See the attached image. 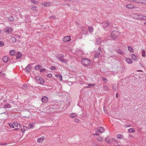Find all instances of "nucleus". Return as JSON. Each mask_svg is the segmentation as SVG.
I'll return each instance as SVG.
<instances>
[{"label": "nucleus", "mask_w": 146, "mask_h": 146, "mask_svg": "<svg viewBox=\"0 0 146 146\" xmlns=\"http://www.w3.org/2000/svg\"><path fill=\"white\" fill-rule=\"evenodd\" d=\"M115 97L116 98H117L118 97V94L117 93L116 94Z\"/></svg>", "instance_id": "13d9d810"}, {"label": "nucleus", "mask_w": 146, "mask_h": 146, "mask_svg": "<svg viewBox=\"0 0 146 146\" xmlns=\"http://www.w3.org/2000/svg\"><path fill=\"white\" fill-rule=\"evenodd\" d=\"M92 146H96V144L95 143H92Z\"/></svg>", "instance_id": "4d7b16f0"}, {"label": "nucleus", "mask_w": 146, "mask_h": 146, "mask_svg": "<svg viewBox=\"0 0 146 146\" xmlns=\"http://www.w3.org/2000/svg\"><path fill=\"white\" fill-rule=\"evenodd\" d=\"M8 20V21H13L14 19V18L12 16H10L9 17L7 18Z\"/></svg>", "instance_id": "4be33fe9"}, {"label": "nucleus", "mask_w": 146, "mask_h": 146, "mask_svg": "<svg viewBox=\"0 0 146 146\" xmlns=\"http://www.w3.org/2000/svg\"><path fill=\"white\" fill-rule=\"evenodd\" d=\"M18 129H19V128H15V129H14V130H18Z\"/></svg>", "instance_id": "338daca9"}, {"label": "nucleus", "mask_w": 146, "mask_h": 146, "mask_svg": "<svg viewBox=\"0 0 146 146\" xmlns=\"http://www.w3.org/2000/svg\"><path fill=\"white\" fill-rule=\"evenodd\" d=\"M126 7L128 9H133L134 8V6L131 4L127 5L126 6Z\"/></svg>", "instance_id": "6ab92c4d"}, {"label": "nucleus", "mask_w": 146, "mask_h": 146, "mask_svg": "<svg viewBox=\"0 0 146 146\" xmlns=\"http://www.w3.org/2000/svg\"><path fill=\"white\" fill-rule=\"evenodd\" d=\"M15 53V51L14 50H12L10 52V54L11 56L14 55Z\"/></svg>", "instance_id": "b1692460"}, {"label": "nucleus", "mask_w": 146, "mask_h": 146, "mask_svg": "<svg viewBox=\"0 0 146 146\" xmlns=\"http://www.w3.org/2000/svg\"><path fill=\"white\" fill-rule=\"evenodd\" d=\"M142 51V56L145 57V51L144 50H143Z\"/></svg>", "instance_id": "f704fd0d"}, {"label": "nucleus", "mask_w": 146, "mask_h": 146, "mask_svg": "<svg viewBox=\"0 0 146 146\" xmlns=\"http://www.w3.org/2000/svg\"><path fill=\"white\" fill-rule=\"evenodd\" d=\"M82 63L84 66H88L90 64L91 61L88 58H84L82 60Z\"/></svg>", "instance_id": "f03ea898"}, {"label": "nucleus", "mask_w": 146, "mask_h": 146, "mask_svg": "<svg viewBox=\"0 0 146 146\" xmlns=\"http://www.w3.org/2000/svg\"><path fill=\"white\" fill-rule=\"evenodd\" d=\"M4 31L7 33L11 34L13 33V29L12 28L10 27H7L4 29Z\"/></svg>", "instance_id": "39448f33"}, {"label": "nucleus", "mask_w": 146, "mask_h": 146, "mask_svg": "<svg viewBox=\"0 0 146 146\" xmlns=\"http://www.w3.org/2000/svg\"><path fill=\"white\" fill-rule=\"evenodd\" d=\"M0 145H4V143H1L0 144Z\"/></svg>", "instance_id": "774afa93"}, {"label": "nucleus", "mask_w": 146, "mask_h": 146, "mask_svg": "<svg viewBox=\"0 0 146 146\" xmlns=\"http://www.w3.org/2000/svg\"><path fill=\"white\" fill-rule=\"evenodd\" d=\"M27 85L26 84H24L23 85V88L24 89H26L27 88Z\"/></svg>", "instance_id": "09e8293b"}, {"label": "nucleus", "mask_w": 146, "mask_h": 146, "mask_svg": "<svg viewBox=\"0 0 146 146\" xmlns=\"http://www.w3.org/2000/svg\"><path fill=\"white\" fill-rule=\"evenodd\" d=\"M142 20H146V16L143 15Z\"/></svg>", "instance_id": "de8ad7c7"}, {"label": "nucleus", "mask_w": 146, "mask_h": 146, "mask_svg": "<svg viewBox=\"0 0 146 146\" xmlns=\"http://www.w3.org/2000/svg\"><path fill=\"white\" fill-rule=\"evenodd\" d=\"M31 66V64H29L27 66L25 69L26 72L29 73L30 71Z\"/></svg>", "instance_id": "f8f14e48"}, {"label": "nucleus", "mask_w": 146, "mask_h": 146, "mask_svg": "<svg viewBox=\"0 0 146 146\" xmlns=\"http://www.w3.org/2000/svg\"><path fill=\"white\" fill-rule=\"evenodd\" d=\"M0 74H1V75L2 76L4 77L5 76V74L4 73H2L1 72H0Z\"/></svg>", "instance_id": "49530a36"}, {"label": "nucleus", "mask_w": 146, "mask_h": 146, "mask_svg": "<svg viewBox=\"0 0 146 146\" xmlns=\"http://www.w3.org/2000/svg\"><path fill=\"white\" fill-rule=\"evenodd\" d=\"M4 44V42L3 41H0V46H2Z\"/></svg>", "instance_id": "4c0bfd02"}, {"label": "nucleus", "mask_w": 146, "mask_h": 146, "mask_svg": "<svg viewBox=\"0 0 146 146\" xmlns=\"http://www.w3.org/2000/svg\"><path fill=\"white\" fill-rule=\"evenodd\" d=\"M42 102V103H47L48 100V98L46 96H43L41 99Z\"/></svg>", "instance_id": "0eeeda50"}, {"label": "nucleus", "mask_w": 146, "mask_h": 146, "mask_svg": "<svg viewBox=\"0 0 146 146\" xmlns=\"http://www.w3.org/2000/svg\"><path fill=\"white\" fill-rule=\"evenodd\" d=\"M34 126V125L33 124H30L28 126L30 128H33V127Z\"/></svg>", "instance_id": "72a5a7b5"}, {"label": "nucleus", "mask_w": 146, "mask_h": 146, "mask_svg": "<svg viewBox=\"0 0 146 146\" xmlns=\"http://www.w3.org/2000/svg\"><path fill=\"white\" fill-rule=\"evenodd\" d=\"M109 23L108 22H104L102 23L103 28L106 31H108V29L106 28L107 27V26L109 25Z\"/></svg>", "instance_id": "1a4fd4ad"}, {"label": "nucleus", "mask_w": 146, "mask_h": 146, "mask_svg": "<svg viewBox=\"0 0 146 146\" xmlns=\"http://www.w3.org/2000/svg\"><path fill=\"white\" fill-rule=\"evenodd\" d=\"M128 50L131 52H132L133 51V48L131 46H129L128 47Z\"/></svg>", "instance_id": "7c9ffc66"}, {"label": "nucleus", "mask_w": 146, "mask_h": 146, "mask_svg": "<svg viewBox=\"0 0 146 146\" xmlns=\"http://www.w3.org/2000/svg\"><path fill=\"white\" fill-rule=\"evenodd\" d=\"M104 128L102 127H99L97 128L96 130L100 133H102L104 131Z\"/></svg>", "instance_id": "9b49d317"}, {"label": "nucleus", "mask_w": 146, "mask_h": 146, "mask_svg": "<svg viewBox=\"0 0 146 146\" xmlns=\"http://www.w3.org/2000/svg\"><path fill=\"white\" fill-rule=\"evenodd\" d=\"M23 128H25V129H26L27 128V127L25 126H23Z\"/></svg>", "instance_id": "0e129e2a"}, {"label": "nucleus", "mask_w": 146, "mask_h": 146, "mask_svg": "<svg viewBox=\"0 0 146 146\" xmlns=\"http://www.w3.org/2000/svg\"><path fill=\"white\" fill-rule=\"evenodd\" d=\"M77 116V114L76 113H72L70 115V117H74Z\"/></svg>", "instance_id": "393cba45"}, {"label": "nucleus", "mask_w": 146, "mask_h": 146, "mask_svg": "<svg viewBox=\"0 0 146 146\" xmlns=\"http://www.w3.org/2000/svg\"><path fill=\"white\" fill-rule=\"evenodd\" d=\"M94 135H99V134L98 133H96L95 134H94Z\"/></svg>", "instance_id": "052dcab7"}, {"label": "nucleus", "mask_w": 146, "mask_h": 146, "mask_svg": "<svg viewBox=\"0 0 146 146\" xmlns=\"http://www.w3.org/2000/svg\"><path fill=\"white\" fill-rule=\"evenodd\" d=\"M22 55V53L20 52H17L15 54L16 58L17 59H19L21 57Z\"/></svg>", "instance_id": "9d476101"}, {"label": "nucleus", "mask_w": 146, "mask_h": 146, "mask_svg": "<svg viewBox=\"0 0 146 146\" xmlns=\"http://www.w3.org/2000/svg\"><path fill=\"white\" fill-rule=\"evenodd\" d=\"M133 1L136 3H139V0H133Z\"/></svg>", "instance_id": "603ef678"}, {"label": "nucleus", "mask_w": 146, "mask_h": 146, "mask_svg": "<svg viewBox=\"0 0 146 146\" xmlns=\"http://www.w3.org/2000/svg\"><path fill=\"white\" fill-rule=\"evenodd\" d=\"M131 58L135 61H137L138 60V58L134 54H133L131 55Z\"/></svg>", "instance_id": "dca6fc26"}, {"label": "nucleus", "mask_w": 146, "mask_h": 146, "mask_svg": "<svg viewBox=\"0 0 146 146\" xmlns=\"http://www.w3.org/2000/svg\"><path fill=\"white\" fill-rule=\"evenodd\" d=\"M7 102V101L6 100H4L3 101V102L4 103H6Z\"/></svg>", "instance_id": "680f3d73"}, {"label": "nucleus", "mask_w": 146, "mask_h": 146, "mask_svg": "<svg viewBox=\"0 0 146 146\" xmlns=\"http://www.w3.org/2000/svg\"><path fill=\"white\" fill-rule=\"evenodd\" d=\"M56 77H59L60 78V80L61 81L62 79V76L60 74H56L55 75Z\"/></svg>", "instance_id": "c85d7f7f"}, {"label": "nucleus", "mask_w": 146, "mask_h": 146, "mask_svg": "<svg viewBox=\"0 0 146 146\" xmlns=\"http://www.w3.org/2000/svg\"><path fill=\"white\" fill-rule=\"evenodd\" d=\"M79 120L77 118H76L74 119V121L75 122L78 123L79 121Z\"/></svg>", "instance_id": "37998d69"}, {"label": "nucleus", "mask_w": 146, "mask_h": 146, "mask_svg": "<svg viewBox=\"0 0 146 146\" xmlns=\"http://www.w3.org/2000/svg\"><path fill=\"white\" fill-rule=\"evenodd\" d=\"M101 43V40L100 39L98 40L96 42V44H99Z\"/></svg>", "instance_id": "79ce46f5"}, {"label": "nucleus", "mask_w": 146, "mask_h": 146, "mask_svg": "<svg viewBox=\"0 0 146 146\" xmlns=\"http://www.w3.org/2000/svg\"><path fill=\"white\" fill-rule=\"evenodd\" d=\"M117 52L120 54H123L124 53L123 52L120 50H117Z\"/></svg>", "instance_id": "c756f323"}, {"label": "nucleus", "mask_w": 146, "mask_h": 146, "mask_svg": "<svg viewBox=\"0 0 146 146\" xmlns=\"http://www.w3.org/2000/svg\"><path fill=\"white\" fill-rule=\"evenodd\" d=\"M117 137L118 139H121L123 137V135L121 134H118L117 135Z\"/></svg>", "instance_id": "2f4dec72"}, {"label": "nucleus", "mask_w": 146, "mask_h": 146, "mask_svg": "<svg viewBox=\"0 0 146 146\" xmlns=\"http://www.w3.org/2000/svg\"><path fill=\"white\" fill-rule=\"evenodd\" d=\"M135 129L133 128H131L128 129V131L129 133H131L135 131Z\"/></svg>", "instance_id": "cd10ccee"}, {"label": "nucleus", "mask_w": 146, "mask_h": 146, "mask_svg": "<svg viewBox=\"0 0 146 146\" xmlns=\"http://www.w3.org/2000/svg\"><path fill=\"white\" fill-rule=\"evenodd\" d=\"M21 130L23 132H24L25 131L26 129H25V128H21Z\"/></svg>", "instance_id": "3c124183"}, {"label": "nucleus", "mask_w": 146, "mask_h": 146, "mask_svg": "<svg viewBox=\"0 0 146 146\" xmlns=\"http://www.w3.org/2000/svg\"><path fill=\"white\" fill-rule=\"evenodd\" d=\"M52 76V74H49L47 75L48 77L50 78Z\"/></svg>", "instance_id": "a18cd8bd"}, {"label": "nucleus", "mask_w": 146, "mask_h": 146, "mask_svg": "<svg viewBox=\"0 0 146 146\" xmlns=\"http://www.w3.org/2000/svg\"><path fill=\"white\" fill-rule=\"evenodd\" d=\"M35 68L36 70H38L41 69L42 68V66L40 65H38L35 66Z\"/></svg>", "instance_id": "bb28decb"}, {"label": "nucleus", "mask_w": 146, "mask_h": 146, "mask_svg": "<svg viewBox=\"0 0 146 146\" xmlns=\"http://www.w3.org/2000/svg\"><path fill=\"white\" fill-rule=\"evenodd\" d=\"M13 125L15 126L16 127H17L18 126V123L17 122H14L13 123Z\"/></svg>", "instance_id": "c03bdc74"}, {"label": "nucleus", "mask_w": 146, "mask_h": 146, "mask_svg": "<svg viewBox=\"0 0 146 146\" xmlns=\"http://www.w3.org/2000/svg\"><path fill=\"white\" fill-rule=\"evenodd\" d=\"M102 80L105 83H107L108 82V80L106 78H102Z\"/></svg>", "instance_id": "473e14b6"}, {"label": "nucleus", "mask_w": 146, "mask_h": 146, "mask_svg": "<svg viewBox=\"0 0 146 146\" xmlns=\"http://www.w3.org/2000/svg\"><path fill=\"white\" fill-rule=\"evenodd\" d=\"M10 40L13 42H15L16 41V38L14 37H12L10 38Z\"/></svg>", "instance_id": "a878e982"}, {"label": "nucleus", "mask_w": 146, "mask_h": 146, "mask_svg": "<svg viewBox=\"0 0 146 146\" xmlns=\"http://www.w3.org/2000/svg\"><path fill=\"white\" fill-rule=\"evenodd\" d=\"M136 15V16L135 17H136L137 19L142 20L143 15L140 14H138Z\"/></svg>", "instance_id": "4468645a"}, {"label": "nucleus", "mask_w": 146, "mask_h": 146, "mask_svg": "<svg viewBox=\"0 0 146 146\" xmlns=\"http://www.w3.org/2000/svg\"><path fill=\"white\" fill-rule=\"evenodd\" d=\"M145 2H146V1H145V0H143L142 1V3H146Z\"/></svg>", "instance_id": "bf43d9fd"}, {"label": "nucleus", "mask_w": 146, "mask_h": 146, "mask_svg": "<svg viewBox=\"0 0 146 146\" xmlns=\"http://www.w3.org/2000/svg\"><path fill=\"white\" fill-rule=\"evenodd\" d=\"M88 85L89 86L92 87V86H94L95 85V84H88Z\"/></svg>", "instance_id": "8fccbe9b"}, {"label": "nucleus", "mask_w": 146, "mask_h": 146, "mask_svg": "<svg viewBox=\"0 0 146 146\" xmlns=\"http://www.w3.org/2000/svg\"><path fill=\"white\" fill-rule=\"evenodd\" d=\"M4 108H10L11 107V106L9 103H6L4 105Z\"/></svg>", "instance_id": "a211bd4d"}, {"label": "nucleus", "mask_w": 146, "mask_h": 146, "mask_svg": "<svg viewBox=\"0 0 146 146\" xmlns=\"http://www.w3.org/2000/svg\"><path fill=\"white\" fill-rule=\"evenodd\" d=\"M9 126L12 128H14V126L12 124V123H10L9 124Z\"/></svg>", "instance_id": "58836bf2"}, {"label": "nucleus", "mask_w": 146, "mask_h": 146, "mask_svg": "<svg viewBox=\"0 0 146 146\" xmlns=\"http://www.w3.org/2000/svg\"><path fill=\"white\" fill-rule=\"evenodd\" d=\"M98 50H100V51H101V48L100 47H98Z\"/></svg>", "instance_id": "e2e57ef3"}, {"label": "nucleus", "mask_w": 146, "mask_h": 146, "mask_svg": "<svg viewBox=\"0 0 146 146\" xmlns=\"http://www.w3.org/2000/svg\"><path fill=\"white\" fill-rule=\"evenodd\" d=\"M89 31L90 33H92L94 29L92 27H88Z\"/></svg>", "instance_id": "5701e85b"}, {"label": "nucleus", "mask_w": 146, "mask_h": 146, "mask_svg": "<svg viewBox=\"0 0 146 146\" xmlns=\"http://www.w3.org/2000/svg\"><path fill=\"white\" fill-rule=\"evenodd\" d=\"M119 33L116 31H113L111 33V37L114 40L119 35Z\"/></svg>", "instance_id": "f257e3e1"}, {"label": "nucleus", "mask_w": 146, "mask_h": 146, "mask_svg": "<svg viewBox=\"0 0 146 146\" xmlns=\"http://www.w3.org/2000/svg\"><path fill=\"white\" fill-rule=\"evenodd\" d=\"M56 17H55V16L53 15V16H50L49 18H52V19H54Z\"/></svg>", "instance_id": "864d4df0"}, {"label": "nucleus", "mask_w": 146, "mask_h": 146, "mask_svg": "<svg viewBox=\"0 0 146 146\" xmlns=\"http://www.w3.org/2000/svg\"><path fill=\"white\" fill-rule=\"evenodd\" d=\"M9 59V58L7 56H4L2 58V60L5 63H6L8 62Z\"/></svg>", "instance_id": "ddd939ff"}, {"label": "nucleus", "mask_w": 146, "mask_h": 146, "mask_svg": "<svg viewBox=\"0 0 146 146\" xmlns=\"http://www.w3.org/2000/svg\"><path fill=\"white\" fill-rule=\"evenodd\" d=\"M126 0L127 1H130V2H132V1H133V0Z\"/></svg>", "instance_id": "69168bd1"}, {"label": "nucleus", "mask_w": 146, "mask_h": 146, "mask_svg": "<svg viewBox=\"0 0 146 146\" xmlns=\"http://www.w3.org/2000/svg\"><path fill=\"white\" fill-rule=\"evenodd\" d=\"M104 90H106L108 89V87L107 86H105L104 88Z\"/></svg>", "instance_id": "6e6d98bb"}, {"label": "nucleus", "mask_w": 146, "mask_h": 146, "mask_svg": "<svg viewBox=\"0 0 146 146\" xmlns=\"http://www.w3.org/2000/svg\"><path fill=\"white\" fill-rule=\"evenodd\" d=\"M100 53L99 52H96L94 55L95 58H98L99 57Z\"/></svg>", "instance_id": "aec40b11"}, {"label": "nucleus", "mask_w": 146, "mask_h": 146, "mask_svg": "<svg viewBox=\"0 0 146 146\" xmlns=\"http://www.w3.org/2000/svg\"><path fill=\"white\" fill-rule=\"evenodd\" d=\"M46 70L45 69H43L42 70H40V72H45Z\"/></svg>", "instance_id": "ea45409f"}, {"label": "nucleus", "mask_w": 146, "mask_h": 146, "mask_svg": "<svg viewBox=\"0 0 146 146\" xmlns=\"http://www.w3.org/2000/svg\"><path fill=\"white\" fill-rule=\"evenodd\" d=\"M64 56L63 55H62L60 56H57L56 58L57 59L60 60L62 62L66 63L67 62V60L64 59Z\"/></svg>", "instance_id": "423d86ee"}, {"label": "nucleus", "mask_w": 146, "mask_h": 146, "mask_svg": "<svg viewBox=\"0 0 146 146\" xmlns=\"http://www.w3.org/2000/svg\"><path fill=\"white\" fill-rule=\"evenodd\" d=\"M35 80L36 82L38 84H42L44 82L43 78L39 76L36 77L35 78Z\"/></svg>", "instance_id": "20e7f679"}, {"label": "nucleus", "mask_w": 146, "mask_h": 146, "mask_svg": "<svg viewBox=\"0 0 146 146\" xmlns=\"http://www.w3.org/2000/svg\"><path fill=\"white\" fill-rule=\"evenodd\" d=\"M71 40L70 37V36H66L63 38V41L64 42H68Z\"/></svg>", "instance_id": "6e6552de"}, {"label": "nucleus", "mask_w": 146, "mask_h": 146, "mask_svg": "<svg viewBox=\"0 0 146 146\" xmlns=\"http://www.w3.org/2000/svg\"><path fill=\"white\" fill-rule=\"evenodd\" d=\"M31 2L35 4H36L37 3L38 1L36 0H31Z\"/></svg>", "instance_id": "c9c22d12"}, {"label": "nucleus", "mask_w": 146, "mask_h": 146, "mask_svg": "<svg viewBox=\"0 0 146 146\" xmlns=\"http://www.w3.org/2000/svg\"><path fill=\"white\" fill-rule=\"evenodd\" d=\"M52 70H55L56 69V67L54 66H52L50 68Z\"/></svg>", "instance_id": "a19ab883"}, {"label": "nucleus", "mask_w": 146, "mask_h": 146, "mask_svg": "<svg viewBox=\"0 0 146 146\" xmlns=\"http://www.w3.org/2000/svg\"><path fill=\"white\" fill-rule=\"evenodd\" d=\"M36 7L35 6H34L32 7V9L33 10H35Z\"/></svg>", "instance_id": "5fc2aeb1"}, {"label": "nucleus", "mask_w": 146, "mask_h": 146, "mask_svg": "<svg viewBox=\"0 0 146 146\" xmlns=\"http://www.w3.org/2000/svg\"><path fill=\"white\" fill-rule=\"evenodd\" d=\"M126 62L128 64H131L133 62V61L131 59L128 58H127L126 60Z\"/></svg>", "instance_id": "412c9836"}, {"label": "nucleus", "mask_w": 146, "mask_h": 146, "mask_svg": "<svg viewBox=\"0 0 146 146\" xmlns=\"http://www.w3.org/2000/svg\"><path fill=\"white\" fill-rule=\"evenodd\" d=\"M51 3L50 2H44L42 4V5L44 6L47 7L50 6Z\"/></svg>", "instance_id": "2eb2a0df"}, {"label": "nucleus", "mask_w": 146, "mask_h": 146, "mask_svg": "<svg viewBox=\"0 0 146 146\" xmlns=\"http://www.w3.org/2000/svg\"><path fill=\"white\" fill-rule=\"evenodd\" d=\"M105 141H107V142L108 144H114L117 143V142L114 139H111L108 140V138L106 137L105 138Z\"/></svg>", "instance_id": "7ed1b4c3"}, {"label": "nucleus", "mask_w": 146, "mask_h": 146, "mask_svg": "<svg viewBox=\"0 0 146 146\" xmlns=\"http://www.w3.org/2000/svg\"><path fill=\"white\" fill-rule=\"evenodd\" d=\"M45 137L44 136H42L41 137L38 138L37 140V141L38 143L42 142L44 139Z\"/></svg>", "instance_id": "f3484780"}, {"label": "nucleus", "mask_w": 146, "mask_h": 146, "mask_svg": "<svg viewBox=\"0 0 146 146\" xmlns=\"http://www.w3.org/2000/svg\"><path fill=\"white\" fill-rule=\"evenodd\" d=\"M97 140L98 141H101L102 140V138L101 137H98L97 139Z\"/></svg>", "instance_id": "e433bc0d"}]
</instances>
